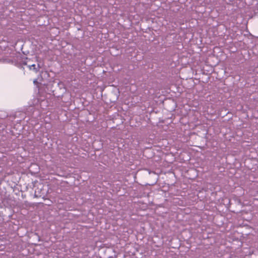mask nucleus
<instances>
[{"mask_svg":"<svg viewBox=\"0 0 258 258\" xmlns=\"http://www.w3.org/2000/svg\"><path fill=\"white\" fill-rule=\"evenodd\" d=\"M31 67L33 68V69H35V64H32L31 66H30V69H31Z\"/></svg>","mask_w":258,"mask_h":258,"instance_id":"obj_1","label":"nucleus"}]
</instances>
